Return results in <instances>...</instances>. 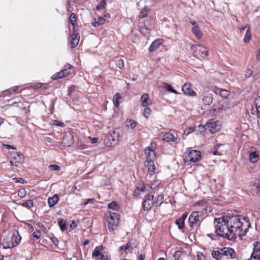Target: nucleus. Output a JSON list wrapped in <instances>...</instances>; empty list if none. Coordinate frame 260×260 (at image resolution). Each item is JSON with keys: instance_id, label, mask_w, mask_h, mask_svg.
I'll list each match as a JSON object with an SVG mask.
<instances>
[{"instance_id": "nucleus-1", "label": "nucleus", "mask_w": 260, "mask_h": 260, "mask_svg": "<svg viewBox=\"0 0 260 260\" xmlns=\"http://www.w3.org/2000/svg\"><path fill=\"white\" fill-rule=\"evenodd\" d=\"M243 220L245 223L242 222L238 216H225L215 218V233L217 236L231 241L236 239L237 236H244L250 228V224L244 218Z\"/></svg>"}, {"instance_id": "nucleus-2", "label": "nucleus", "mask_w": 260, "mask_h": 260, "mask_svg": "<svg viewBox=\"0 0 260 260\" xmlns=\"http://www.w3.org/2000/svg\"><path fill=\"white\" fill-rule=\"evenodd\" d=\"M21 239V237L17 231L10 233L4 239L3 242L4 248H12L17 246L20 243Z\"/></svg>"}, {"instance_id": "nucleus-3", "label": "nucleus", "mask_w": 260, "mask_h": 260, "mask_svg": "<svg viewBox=\"0 0 260 260\" xmlns=\"http://www.w3.org/2000/svg\"><path fill=\"white\" fill-rule=\"evenodd\" d=\"M106 218L108 223L109 230L113 231L116 230L119 222V214L116 212H109L106 214Z\"/></svg>"}, {"instance_id": "nucleus-4", "label": "nucleus", "mask_w": 260, "mask_h": 260, "mask_svg": "<svg viewBox=\"0 0 260 260\" xmlns=\"http://www.w3.org/2000/svg\"><path fill=\"white\" fill-rule=\"evenodd\" d=\"M191 49L193 51V55L196 58L201 59L205 58L208 55V51L207 48L201 45H193Z\"/></svg>"}, {"instance_id": "nucleus-5", "label": "nucleus", "mask_w": 260, "mask_h": 260, "mask_svg": "<svg viewBox=\"0 0 260 260\" xmlns=\"http://www.w3.org/2000/svg\"><path fill=\"white\" fill-rule=\"evenodd\" d=\"M202 221L201 217L199 215L198 212H192L188 218L189 224V230L192 231L194 228L198 227Z\"/></svg>"}, {"instance_id": "nucleus-6", "label": "nucleus", "mask_w": 260, "mask_h": 260, "mask_svg": "<svg viewBox=\"0 0 260 260\" xmlns=\"http://www.w3.org/2000/svg\"><path fill=\"white\" fill-rule=\"evenodd\" d=\"M154 195L152 193L148 194L145 196L143 202L142 206L144 210L148 211L151 209L154 205Z\"/></svg>"}, {"instance_id": "nucleus-7", "label": "nucleus", "mask_w": 260, "mask_h": 260, "mask_svg": "<svg viewBox=\"0 0 260 260\" xmlns=\"http://www.w3.org/2000/svg\"><path fill=\"white\" fill-rule=\"evenodd\" d=\"M201 158V153L198 150H191L186 156L187 161L190 162H194L199 161Z\"/></svg>"}, {"instance_id": "nucleus-8", "label": "nucleus", "mask_w": 260, "mask_h": 260, "mask_svg": "<svg viewBox=\"0 0 260 260\" xmlns=\"http://www.w3.org/2000/svg\"><path fill=\"white\" fill-rule=\"evenodd\" d=\"M225 107L221 102L215 103L213 105L212 108L210 111V114L212 115H216L218 113H220L225 110Z\"/></svg>"}, {"instance_id": "nucleus-9", "label": "nucleus", "mask_w": 260, "mask_h": 260, "mask_svg": "<svg viewBox=\"0 0 260 260\" xmlns=\"http://www.w3.org/2000/svg\"><path fill=\"white\" fill-rule=\"evenodd\" d=\"M222 258L226 256L227 258L230 257L231 258H234L235 256V252L234 250L230 247H223L220 248Z\"/></svg>"}, {"instance_id": "nucleus-10", "label": "nucleus", "mask_w": 260, "mask_h": 260, "mask_svg": "<svg viewBox=\"0 0 260 260\" xmlns=\"http://www.w3.org/2000/svg\"><path fill=\"white\" fill-rule=\"evenodd\" d=\"M153 144L151 143L150 144L151 146H148L145 149L146 161L154 160L155 158V153L153 149Z\"/></svg>"}, {"instance_id": "nucleus-11", "label": "nucleus", "mask_w": 260, "mask_h": 260, "mask_svg": "<svg viewBox=\"0 0 260 260\" xmlns=\"http://www.w3.org/2000/svg\"><path fill=\"white\" fill-rule=\"evenodd\" d=\"M162 140L177 144L180 142V138L177 135L175 136L170 132H167L164 134Z\"/></svg>"}, {"instance_id": "nucleus-12", "label": "nucleus", "mask_w": 260, "mask_h": 260, "mask_svg": "<svg viewBox=\"0 0 260 260\" xmlns=\"http://www.w3.org/2000/svg\"><path fill=\"white\" fill-rule=\"evenodd\" d=\"M254 247L253 251L251 254V258L252 260L260 259V242H255L253 244Z\"/></svg>"}, {"instance_id": "nucleus-13", "label": "nucleus", "mask_w": 260, "mask_h": 260, "mask_svg": "<svg viewBox=\"0 0 260 260\" xmlns=\"http://www.w3.org/2000/svg\"><path fill=\"white\" fill-rule=\"evenodd\" d=\"M119 133L114 131L111 134L108 136L107 139L112 145H115L118 144L119 141Z\"/></svg>"}, {"instance_id": "nucleus-14", "label": "nucleus", "mask_w": 260, "mask_h": 260, "mask_svg": "<svg viewBox=\"0 0 260 260\" xmlns=\"http://www.w3.org/2000/svg\"><path fill=\"white\" fill-rule=\"evenodd\" d=\"M175 260H190V256L186 252L176 251L173 254Z\"/></svg>"}, {"instance_id": "nucleus-15", "label": "nucleus", "mask_w": 260, "mask_h": 260, "mask_svg": "<svg viewBox=\"0 0 260 260\" xmlns=\"http://www.w3.org/2000/svg\"><path fill=\"white\" fill-rule=\"evenodd\" d=\"M211 152L214 155L221 156L225 153L226 150L224 148V145L220 144L214 147L212 149Z\"/></svg>"}, {"instance_id": "nucleus-16", "label": "nucleus", "mask_w": 260, "mask_h": 260, "mask_svg": "<svg viewBox=\"0 0 260 260\" xmlns=\"http://www.w3.org/2000/svg\"><path fill=\"white\" fill-rule=\"evenodd\" d=\"M182 90L185 95L190 96H194L196 95V92L191 89V84L189 83L184 84L182 87Z\"/></svg>"}, {"instance_id": "nucleus-17", "label": "nucleus", "mask_w": 260, "mask_h": 260, "mask_svg": "<svg viewBox=\"0 0 260 260\" xmlns=\"http://www.w3.org/2000/svg\"><path fill=\"white\" fill-rule=\"evenodd\" d=\"M73 137L71 134H66L62 138V143L64 146L70 147L73 143Z\"/></svg>"}, {"instance_id": "nucleus-18", "label": "nucleus", "mask_w": 260, "mask_h": 260, "mask_svg": "<svg viewBox=\"0 0 260 260\" xmlns=\"http://www.w3.org/2000/svg\"><path fill=\"white\" fill-rule=\"evenodd\" d=\"M187 216V215L186 213H184L182 215L180 218L176 220L175 223L177 225L179 230H182L183 229L184 226V221L186 218Z\"/></svg>"}, {"instance_id": "nucleus-19", "label": "nucleus", "mask_w": 260, "mask_h": 260, "mask_svg": "<svg viewBox=\"0 0 260 260\" xmlns=\"http://www.w3.org/2000/svg\"><path fill=\"white\" fill-rule=\"evenodd\" d=\"M213 95L209 93H205L202 99L203 103L204 105H209L213 102Z\"/></svg>"}, {"instance_id": "nucleus-20", "label": "nucleus", "mask_w": 260, "mask_h": 260, "mask_svg": "<svg viewBox=\"0 0 260 260\" xmlns=\"http://www.w3.org/2000/svg\"><path fill=\"white\" fill-rule=\"evenodd\" d=\"M254 105L256 107V110L254 111L253 107H252L251 113L254 114L256 112L257 113V116L260 118V97L258 96L254 99Z\"/></svg>"}, {"instance_id": "nucleus-21", "label": "nucleus", "mask_w": 260, "mask_h": 260, "mask_svg": "<svg viewBox=\"0 0 260 260\" xmlns=\"http://www.w3.org/2000/svg\"><path fill=\"white\" fill-rule=\"evenodd\" d=\"M71 44L72 48L76 47L79 44L80 36L78 34H72L71 36Z\"/></svg>"}, {"instance_id": "nucleus-22", "label": "nucleus", "mask_w": 260, "mask_h": 260, "mask_svg": "<svg viewBox=\"0 0 260 260\" xmlns=\"http://www.w3.org/2000/svg\"><path fill=\"white\" fill-rule=\"evenodd\" d=\"M21 153L20 152H14L11 153V158L14 160L15 166H18L20 164V156Z\"/></svg>"}, {"instance_id": "nucleus-23", "label": "nucleus", "mask_w": 260, "mask_h": 260, "mask_svg": "<svg viewBox=\"0 0 260 260\" xmlns=\"http://www.w3.org/2000/svg\"><path fill=\"white\" fill-rule=\"evenodd\" d=\"M58 196L57 194L53 195L52 197L48 199V203L50 208L53 207L58 201Z\"/></svg>"}, {"instance_id": "nucleus-24", "label": "nucleus", "mask_w": 260, "mask_h": 260, "mask_svg": "<svg viewBox=\"0 0 260 260\" xmlns=\"http://www.w3.org/2000/svg\"><path fill=\"white\" fill-rule=\"evenodd\" d=\"M132 241H128L124 246H120L119 248V250H123L125 253H127L128 251H131L133 249L132 247Z\"/></svg>"}, {"instance_id": "nucleus-25", "label": "nucleus", "mask_w": 260, "mask_h": 260, "mask_svg": "<svg viewBox=\"0 0 260 260\" xmlns=\"http://www.w3.org/2000/svg\"><path fill=\"white\" fill-rule=\"evenodd\" d=\"M161 44V42L159 40H156L154 41L150 45L149 48V51L152 52L155 50L157 48L159 47V45Z\"/></svg>"}, {"instance_id": "nucleus-26", "label": "nucleus", "mask_w": 260, "mask_h": 260, "mask_svg": "<svg viewBox=\"0 0 260 260\" xmlns=\"http://www.w3.org/2000/svg\"><path fill=\"white\" fill-rule=\"evenodd\" d=\"M105 19L103 17H99L98 19H94L92 22V25L94 27L99 26L105 23Z\"/></svg>"}, {"instance_id": "nucleus-27", "label": "nucleus", "mask_w": 260, "mask_h": 260, "mask_svg": "<svg viewBox=\"0 0 260 260\" xmlns=\"http://www.w3.org/2000/svg\"><path fill=\"white\" fill-rule=\"evenodd\" d=\"M258 155L256 151L251 152L249 156V160L252 163H255L258 160Z\"/></svg>"}, {"instance_id": "nucleus-28", "label": "nucleus", "mask_w": 260, "mask_h": 260, "mask_svg": "<svg viewBox=\"0 0 260 260\" xmlns=\"http://www.w3.org/2000/svg\"><path fill=\"white\" fill-rule=\"evenodd\" d=\"M147 162L148 171L151 175H152L155 171V167L153 160L147 161Z\"/></svg>"}, {"instance_id": "nucleus-29", "label": "nucleus", "mask_w": 260, "mask_h": 260, "mask_svg": "<svg viewBox=\"0 0 260 260\" xmlns=\"http://www.w3.org/2000/svg\"><path fill=\"white\" fill-rule=\"evenodd\" d=\"M141 105L143 107H146L148 105L149 95L148 93H144L141 96Z\"/></svg>"}, {"instance_id": "nucleus-30", "label": "nucleus", "mask_w": 260, "mask_h": 260, "mask_svg": "<svg viewBox=\"0 0 260 260\" xmlns=\"http://www.w3.org/2000/svg\"><path fill=\"white\" fill-rule=\"evenodd\" d=\"M207 126L210 128V131L212 133H214L219 129L217 128V125L215 122L207 123Z\"/></svg>"}, {"instance_id": "nucleus-31", "label": "nucleus", "mask_w": 260, "mask_h": 260, "mask_svg": "<svg viewBox=\"0 0 260 260\" xmlns=\"http://www.w3.org/2000/svg\"><path fill=\"white\" fill-rule=\"evenodd\" d=\"M251 38V34L250 32V28L248 27L246 29V34L243 39V41L245 43H248Z\"/></svg>"}, {"instance_id": "nucleus-32", "label": "nucleus", "mask_w": 260, "mask_h": 260, "mask_svg": "<svg viewBox=\"0 0 260 260\" xmlns=\"http://www.w3.org/2000/svg\"><path fill=\"white\" fill-rule=\"evenodd\" d=\"M116 67L119 69L124 68V62L122 59L119 57H116L115 59Z\"/></svg>"}, {"instance_id": "nucleus-33", "label": "nucleus", "mask_w": 260, "mask_h": 260, "mask_svg": "<svg viewBox=\"0 0 260 260\" xmlns=\"http://www.w3.org/2000/svg\"><path fill=\"white\" fill-rule=\"evenodd\" d=\"M164 194H160L157 196L154 201V205L156 206H159L163 202Z\"/></svg>"}, {"instance_id": "nucleus-34", "label": "nucleus", "mask_w": 260, "mask_h": 260, "mask_svg": "<svg viewBox=\"0 0 260 260\" xmlns=\"http://www.w3.org/2000/svg\"><path fill=\"white\" fill-rule=\"evenodd\" d=\"M211 254L212 257L215 258L216 260H221L222 259L220 249L217 250H213Z\"/></svg>"}, {"instance_id": "nucleus-35", "label": "nucleus", "mask_w": 260, "mask_h": 260, "mask_svg": "<svg viewBox=\"0 0 260 260\" xmlns=\"http://www.w3.org/2000/svg\"><path fill=\"white\" fill-rule=\"evenodd\" d=\"M58 225L62 231H64L67 230V227L66 225V222L62 218H59Z\"/></svg>"}, {"instance_id": "nucleus-36", "label": "nucleus", "mask_w": 260, "mask_h": 260, "mask_svg": "<svg viewBox=\"0 0 260 260\" xmlns=\"http://www.w3.org/2000/svg\"><path fill=\"white\" fill-rule=\"evenodd\" d=\"M21 205L24 207L30 209L34 206V202L32 200H28L24 202L23 203L21 204Z\"/></svg>"}, {"instance_id": "nucleus-37", "label": "nucleus", "mask_w": 260, "mask_h": 260, "mask_svg": "<svg viewBox=\"0 0 260 260\" xmlns=\"http://www.w3.org/2000/svg\"><path fill=\"white\" fill-rule=\"evenodd\" d=\"M192 31L198 38H201L202 33L198 26L193 27L192 28Z\"/></svg>"}, {"instance_id": "nucleus-38", "label": "nucleus", "mask_w": 260, "mask_h": 260, "mask_svg": "<svg viewBox=\"0 0 260 260\" xmlns=\"http://www.w3.org/2000/svg\"><path fill=\"white\" fill-rule=\"evenodd\" d=\"M121 99V96L119 93H116L113 98V104L117 108L119 106V103L118 100Z\"/></svg>"}, {"instance_id": "nucleus-39", "label": "nucleus", "mask_w": 260, "mask_h": 260, "mask_svg": "<svg viewBox=\"0 0 260 260\" xmlns=\"http://www.w3.org/2000/svg\"><path fill=\"white\" fill-rule=\"evenodd\" d=\"M149 9L147 7H145L141 11L139 17L140 18H143L147 16V13Z\"/></svg>"}, {"instance_id": "nucleus-40", "label": "nucleus", "mask_w": 260, "mask_h": 260, "mask_svg": "<svg viewBox=\"0 0 260 260\" xmlns=\"http://www.w3.org/2000/svg\"><path fill=\"white\" fill-rule=\"evenodd\" d=\"M77 17L74 13H71L70 16V21L73 26H75L77 24Z\"/></svg>"}, {"instance_id": "nucleus-41", "label": "nucleus", "mask_w": 260, "mask_h": 260, "mask_svg": "<svg viewBox=\"0 0 260 260\" xmlns=\"http://www.w3.org/2000/svg\"><path fill=\"white\" fill-rule=\"evenodd\" d=\"M106 0H102L99 5L96 6V9L98 10H104L106 8Z\"/></svg>"}, {"instance_id": "nucleus-42", "label": "nucleus", "mask_w": 260, "mask_h": 260, "mask_svg": "<svg viewBox=\"0 0 260 260\" xmlns=\"http://www.w3.org/2000/svg\"><path fill=\"white\" fill-rule=\"evenodd\" d=\"M140 32L144 35L146 36L150 33V30L145 26L141 27L139 29Z\"/></svg>"}, {"instance_id": "nucleus-43", "label": "nucleus", "mask_w": 260, "mask_h": 260, "mask_svg": "<svg viewBox=\"0 0 260 260\" xmlns=\"http://www.w3.org/2000/svg\"><path fill=\"white\" fill-rule=\"evenodd\" d=\"M165 88L169 92L174 93L175 94H179V93L176 90L174 89L173 87L168 83L165 84Z\"/></svg>"}, {"instance_id": "nucleus-44", "label": "nucleus", "mask_w": 260, "mask_h": 260, "mask_svg": "<svg viewBox=\"0 0 260 260\" xmlns=\"http://www.w3.org/2000/svg\"><path fill=\"white\" fill-rule=\"evenodd\" d=\"M64 74L62 71L55 74L52 77L53 80H56L64 77Z\"/></svg>"}, {"instance_id": "nucleus-45", "label": "nucleus", "mask_w": 260, "mask_h": 260, "mask_svg": "<svg viewBox=\"0 0 260 260\" xmlns=\"http://www.w3.org/2000/svg\"><path fill=\"white\" fill-rule=\"evenodd\" d=\"M127 123H128V124H127V126H129L132 129L134 128L138 124L137 122L133 119L127 120Z\"/></svg>"}, {"instance_id": "nucleus-46", "label": "nucleus", "mask_w": 260, "mask_h": 260, "mask_svg": "<svg viewBox=\"0 0 260 260\" xmlns=\"http://www.w3.org/2000/svg\"><path fill=\"white\" fill-rule=\"evenodd\" d=\"M219 91L220 95L224 98H226V97L228 95V92L226 90H223V89H217V91H215V93H217L218 91Z\"/></svg>"}, {"instance_id": "nucleus-47", "label": "nucleus", "mask_w": 260, "mask_h": 260, "mask_svg": "<svg viewBox=\"0 0 260 260\" xmlns=\"http://www.w3.org/2000/svg\"><path fill=\"white\" fill-rule=\"evenodd\" d=\"M118 205L116 202L113 201L111 203L108 204V208L109 209H112L113 210H118Z\"/></svg>"}, {"instance_id": "nucleus-48", "label": "nucleus", "mask_w": 260, "mask_h": 260, "mask_svg": "<svg viewBox=\"0 0 260 260\" xmlns=\"http://www.w3.org/2000/svg\"><path fill=\"white\" fill-rule=\"evenodd\" d=\"M102 253L100 252V248L99 247H96L92 253V255L96 258L99 256Z\"/></svg>"}, {"instance_id": "nucleus-49", "label": "nucleus", "mask_w": 260, "mask_h": 260, "mask_svg": "<svg viewBox=\"0 0 260 260\" xmlns=\"http://www.w3.org/2000/svg\"><path fill=\"white\" fill-rule=\"evenodd\" d=\"M26 190L24 188H21L18 192V196L20 198L24 197L26 194Z\"/></svg>"}, {"instance_id": "nucleus-50", "label": "nucleus", "mask_w": 260, "mask_h": 260, "mask_svg": "<svg viewBox=\"0 0 260 260\" xmlns=\"http://www.w3.org/2000/svg\"><path fill=\"white\" fill-rule=\"evenodd\" d=\"M145 107V108L144 109V110L143 115L146 118H148L151 113V110L148 107Z\"/></svg>"}, {"instance_id": "nucleus-51", "label": "nucleus", "mask_w": 260, "mask_h": 260, "mask_svg": "<svg viewBox=\"0 0 260 260\" xmlns=\"http://www.w3.org/2000/svg\"><path fill=\"white\" fill-rule=\"evenodd\" d=\"M194 128L192 127V126H189L188 127H187L185 130H184V134L183 135H185L186 136H187L188 135H189L190 133H191V132H193L194 131Z\"/></svg>"}, {"instance_id": "nucleus-52", "label": "nucleus", "mask_w": 260, "mask_h": 260, "mask_svg": "<svg viewBox=\"0 0 260 260\" xmlns=\"http://www.w3.org/2000/svg\"><path fill=\"white\" fill-rule=\"evenodd\" d=\"M49 167L51 170L54 171H59L60 169V166L57 165H51Z\"/></svg>"}, {"instance_id": "nucleus-53", "label": "nucleus", "mask_w": 260, "mask_h": 260, "mask_svg": "<svg viewBox=\"0 0 260 260\" xmlns=\"http://www.w3.org/2000/svg\"><path fill=\"white\" fill-rule=\"evenodd\" d=\"M198 260H205V258L202 252L198 251L197 254Z\"/></svg>"}, {"instance_id": "nucleus-54", "label": "nucleus", "mask_w": 260, "mask_h": 260, "mask_svg": "<svg viewBox=\"0 0 260 260\" xmlns=\"http://www.w3.org/2000/svg\"><path fill=\"white\" fill-rule=\"evenodd\" d=\"M252 74H253L252 70H251L250 69H248L245 74V77L246 78H250L252 76Z\"/></svg>"}, {"instance_id": "nucleus-55", "label": "nucleus", "mask_w": 260, "mask_h": 260, "mask_svg": "<svg viewBox=\"0 0 260 260\" xmlns=\"http://www.w3.org/2000/svg\"><path fill=\"white\" fill-rule=\"evenodd\" d=\"M19 87L18 86H14L12 88V89H9L7 90H6V92H10V93H12L11 91L16 93L17 91L18 90Z\"/></svg>"}, {"instance_id": "nucleus-56", "label": "nucleus", "mask_w": 260, "mask_h": 260, "mask_svg": "<svg viewBox=\"0 0 260 260\" xmlns=\"http://www.w3.org/2000/svg\"><path fill=\"white\" fill-rule=\"evenodd\" d=\"M32 235L37 239H39L41 237V234L39 231H36L33 233Z\"/></svg>"}, {"instance_id": "nucleus-57", "label": "nucleus", "mask_w": 260, "mask_h": 260, "mask_svg": "<svg viewBox=\"0 0 260 260\" xmlns=\"http://www.w3.org/2000/svg\"><path fill=\"white\" fill-rule=\"evenodd\" d=\"M96 260H107V256L101 253L99 256L96 257Z\"/></svg>"}, {"instance_id": "nucleus-58", "label": "nucleus", "mask_w": 260, "mask_h": 260, "mask_svg": "<svg viewBox=\"0 0 260 260\" xmlns=\"http://www.w3.org/2000/svg\"><path fill=\"white\" fill-rule=\"evenodd\" d=\"M53 124L60 127H63L64 126V124L63 122L58 120H54Z\"/></svg>"}, {"instance_id": "nucleus-59", "label": "nucleus", "mask_w": 260, "mask_h": 260, "mask_svg": "<svg viewBox=\"0 0 260 260\" xmlns=\"http://www.w3.org/2000/svg\"><path fill=\"white\" fill-rule=\"evenodd\" d=\"M75 86H71L68 88V94L70 95L71 93L75 90Z\"/></svg>"}, {"instance_id": "nucleus-60", "label": "nucleus", "mask_w": 260, "mask_h": 260, "mask_svg": "<svg viewBox=\"0 0 260 260\" xmlns=\"http://www.w3.org/2000/svg\"><path fill=\"white\" fill-rule=\"evenodd\" d=\"M30 107V106H28V109L25 107H23L21 108V109L22 111H25L26 114H28L29 112V111H30V110H29Z\"/></svg>"}, {"instance_id": "nucleus-61", "label": "nucleus", "mask_w": 260, "mask_h": 260, "mask_svg": "<svg viewBox=\"0 0 260 260\" xmlns=\"http://www.w3.org/2000/svg\"><path fill=\"white\" fill-rule=\"evenodd\" d=\"M63 72L64 76L66 77L70 74V72L67 69L62 70Z\"/></svg>"}, {"instance_id": "nucleus-62", "label": "nucleus", "mask_w": 260, "mask_h": 260, "mask_svg": "<svg viewBox=\"0 0 260 260\" xmlns=\"http://www.w3.org/2000/svg\"><path fill=\"white\" fill-rule=\"evenodd\" d=\"M145 258V254H140V255H139L138 257V258L139 260H144Z\"/></svg>"}, {"instance_id": "nucleus-63", "label": "nucleus", "mask_w": 260, "mask_h": 260, "mask_svg": "<svg viewBox=\"0 0 260 260\" xmlns=\"http://www.w3.org/2000/svg\"><path fill=\"white\" fill-rule=\"evenodd\" d=\"M256 59L257 61H260V50H258L257 52L256 55Z\"/></svg>"}, {"instance_id": "nucleus-64", "label": "nucleus", "mask_w": 260, "mask_h": 260, "mask_svg": "<svg viewBox=\"0 0 260 260\" xmlns=\"http://www.w3.org/2000/svg\"><path fill=\"white\" fill-rule=\"evenodd\" d=\"M256 188L257 192L260 193V180L257 183Z\"/></svg>"}]
</instances>
